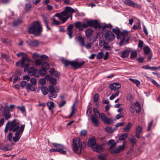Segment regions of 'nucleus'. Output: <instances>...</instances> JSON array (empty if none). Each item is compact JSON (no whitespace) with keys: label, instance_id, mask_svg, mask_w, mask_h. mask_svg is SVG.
I'll return each mask as SVG.
<instances>
[{"label":"nucleus","instance_id":"obj_1","mask_svg":"<svg viewBox=\"0 0 160 160\" xmlns=\"http://www.w3.org/2000/svg\"><path fill=\"white\" fill-rule=\"evenodd\" d=\"M49 90L46 87L42 86L41 88V90L42 93L44 95H47L48 93V95L49 98L50 100H52L53 98H56L57 96V93L59 92V89L58 87H56L55 88L52 85H50L49 87Z\"/></svg>","mask_w":160,"mask_h":160},{"label":"nucleus","instance_id":"obj_2","mask_svg":"<svg viewBox=\"0 0 160 160\" xmlns=\"http://www.w3.org/2000/svg\"><path fill=\"white\" fill-rule=\"evenodd\" d=\"M73 150L78 154L81 153L82 150L86 147L85 142H81L79 138H74L72 140Z\"/></svg>","mask_w":160,"mask_h":160},{"label":"nucleus","instance_id":"obj_3","mask_svg":"<svg viewBox=\"0 0 160 160\" xmlns=\"http://www.w3.org/2000/svg\"><path fill=\"white\" fill-rule=\"evenodd\" d=\"M42 28L38 21H37L32 23L28 29L29 33L34 34L36 36H38L42 31Z\"/></svg>","mask_w":160,"mask_h":160},{"label":"nucleus","instance_id":"obj_4","mask_svg":"<svg viewBox=\"0 0 160 160\" xmlns=\"http://www.w3.org/2000/svg\"><path fill=\"white\" fill-rule=\"evenodd\" d=\"M62 61L65 66L67 67L70 65L76 69L81 68L85 63V62L84 61H82L80 63H79L77 61H70L68 60L64 59L62 60Z\"/></svg>","mask_w":160,"mask_h":160},{"label":"nucleus","instance_id":"obj_5","mask_svg":"<svg viewBox=\"0 0 160 160\" xmlns=\"http://www.w3.org/2000/svg\"><path fill=\"white\" fill-rule=\"evenodd\" d=\"M19 121L15 119L12 121H8L7 123L8 125V130L10 131L15 132L18 130L19 127Z\"/></svg>","mask_w":160,"mask_h":160},{"label":"nucleus","instance_id":"obj_6","mask_svg":"<svg viewBox=\"0 0 160 160\" xmlns=\"http://www.w3.org/2000/svg\"><path fill=\"white\" fill-rule=\"evenodd\" d=\"M52 144L56 148H52L50 149L49 151L50 152H57L63 154L65 155L66 154V149L64 145L55 143H52Z\"/></svg>","mask_w":160,"mask_h":160},{"label":"nucleus","instance_id":"obj_7","mask_svg":"<svg viewBox=\"0 0 160 160\" xmlns=\"http://www.w3.org/2000/svg\"><path fill=\"white\" fill-rule=\"evenodd\" d=\"M29 59L27 56L22 57V59L18 61L16 63L17 66H20L22 68H24V70L27 69L29 66L28 62Z\"/></svg>","mask_w":160,"mask_h":160},{"label":"nucleus","instance_id":"obj_8","mask_svg":"<svg viewBox=\"0 0 160 160\" xmlns=\"http://www.w3.org/2000/svg\"><path fill=\"white\" fill-rule=\"evenodd\" d=\"M93 111L94 114L91 116V119L92 122L95 126H97L98 125V116L100 115V113L98 110L95 108H93Z\"/></svg>","mask_w":160,"mask_h":160},{"label":"nucleus","instance_id":"obj_9","mask_svg":"<svg viewBox=\"0 0 160 160\" xmlns=\"http://www.w3.org/2000/svg\"><path fill=\"white\" fill-rule=\"evenodd\" d=\"M25 125L23 124L21 126L19 129L17 130L15 132V136L13 138V140L14 142H18L20 138V135H21L24 130Z\"/></svg>","mask_w":160,"mask_h":160},{"label":"nucleus","instance_id":"obj_10","mask_svg":"<svg viewBox=\"0 0 160 160\" xmlns=\"http://www.w3.org/2000/svg\"><path fill=\"white\" fill-rule=\"evenodd\" d=\"M104 37L105 39L109 42H111L114 40L115 39L116 36L114 33L108 30L105 31V33L104 34Z\"/></svg>","mask_w":160,"mask_h":160},{"label":"nucleus","instance_id":"obj_11","mask_svg":"<svg viewBox=\"0 0 160 160\" xmlns=\"http://www.w3.org/2000/svg\"><path fill=\"white\" fill-rule=\"evenodd\" d=\"M122 1L125 4L131 6L134 8H136L138 9L141 8V6L140 4L135 3L131 0H122Z\"/></svg>","mask_w":160,"mask_h":160},{"label":"nucleus","instance_id":"obj_12","mask_svg":"<svg viewBox=\"0 0 160 160\" xmlns=\"http://www.w3.org/2000/svg\"><path fill=\"white\" fill-rule=\"evenodd\" d=\"M88 23L89 26L94 27V28H100V24L98 23L97 20H91L88 21Z\"/></svg>","mask_w":160,"mask_h":160},{"label":"nucleus","instance_id":"obj_13","mask_svg":"<svg viewBox=\"0 0 160 160\" xmlns=\"http://www.w3.org/2000/svg\"><path fill=\"white\" fill-rule=\"evenodd\" d=\"M125 143H123L122 145L119 146L116 149H113L111 151V153L112 154H118L120 152L123 151L125 148Z\"/></svg>","mask_w":160,"mask_h":160},{"label":"nucleus","instance_id":"obj_14","mask_svg":"<svg viewBox=\"0 0 160 160\" xmlns=\"http://www.w3.org/2000/svg\"><path fill=\"white\" fill-rule=\"evenodd\" d=\"M3 114L6 120H8L11 117L10 113V110L8 106L5 107L3 109Z\"/></svg>","mask_w":160,"mask_h":160},{"label":"nucleus","instance_id":"obj_15","mask_svg":"<svg viewBox=\"0 0 160 160\" xmlns=\"http://www.w3.org/2000/svg\"><path fill=\"white\" fill-rule=\"evenodd\" d=\"M26 42L27 44L32 46L36 47L39 44V42L37 40H34L32 41H27Z\"/></svg>","mask_w":160,"mask_h":160},{"label":"nucleus","instance_id":"obj_16","mask_svg":"<svg viewBox=\"0 0 160 160\" xmlns=\"http://www.w3.org/2000/svg\"><path fill=\"white\" fill-rule=\"evenodd\" d=\"M121 87V85L119 83H114L109 85V88L112 90H115Z\"/></svg>","mask_w":160,"mask_h":160},{"label":"nucleus","instance_id":"obj_17","mask_svg":"<svg viewBox=\"0 0 160 160\" xmlns=\"http://www.w3.org/2000/svg\"><path fill=\"white\" fill-rule=\"evenodd\" d=\"M102 145H96L92 147L93 151L99 153L102 152Z\"/></svg>","mask_w":160,"mask_h":160},{"label":"nucleus","instance_id":"obj_18","mask_svg":"<svg viewBox=\"0 0 160 160\" xmlns=\"http://www.w3.org/2000/svg\"><path fill=\"white\" fill-rule=\"evenodd\" d=\"M100 28H102L103 30V31L105 32V31H111V29L112 28V26L110 24H105L103 25H100Z\"/></svg>","mask_w":160,"mask_h":160},{"label":"nucleus","instance_id":"obj_19","mask_svg":"<svg viewBox=\"0 0 160 160\" xmlns=\"http://www.w3.org/2000/svg\"><path fill=\"white\" fill-rule=\"evenodd\" d=\"M142 128L140 126H138L136 129L135 134L136 137L138 138H140V134L142 131Z\"/></svg>","mask_w":160,"mask_h":160},{"label":"nucleus","instance_id":"obj_20","mask_svg":"<svg viewBox=\"0 0 160 160\" xmlns=\"http://www.w3.org/2000/svg\"><path fill=\"white\" fill-rule=\"evenodd\" d=\"M108 145H111L108 149V150H110L111 151L112 149H114L113 148L115 147L117 144V143L115 142V141L111 139L108 141Z\"/></svg>","mask_w":160,"mask_h":160},{"label":"nucleus","instance_id":"obj_21","mask_svg":"<svg viewBox=\"0 0 160 160\" xmlns=\"http://www.w3.org/2000/svg\"><path fill=\"white\" fill-rule=\"evenodd\" d=\"M112 32L115 33L117 35V38L119 39L121 37V30L118 28H113L112 29Z\"/></svg>","mask_w":160,"mask_h":160},{"label":"nucleus","instance_id":"obj_22","mask_svg":"<svg viewBox=\"0 0 160 160\" xmlns=\"http://www.w3.org/2000/svg\"><path fill=\"white\" fill-rule=\"evenodd\" d=\"M73 26L72 24H70L67 27V30L68 32V35L69 38L71 39L72 38V29Z\"/></svg>","mask_w":160,"mask_h":160},{"label":"nucleus","instance_id":"obj_23","mask_svg":"<svg viewBox=\"0 0 160 160\" xmlns=\"http://www.w3.org/2000/svg\"><path fill=\"white\" fill-rule=\"evenodd\" d=\"M1 55L2 59H5L7 62H10L12 61L10 56L4 52H1Z\"/></svg>","mask_w":160,"mask_h":160},{"label":"nucleus","instance_id":"obj_24","mask_svg":"<svg viewBox=\"0 0 160 160\" xmlns=\"http://www.w3.org/2000/svg\"><path fill=\"white\" fill-rule=\"evenodd\" d=\"M96 141L94 138H92L89 139L88 145L92 147L96 145Z\"/></svg>","mask_w":160,"mask_h":160},{"label":"nucleus","instance_id":"obj_25","mask_svg":"<svg viewBox=\"0 0 160 160\" xmlns=\"http://www.w3.org/2000/svg\"><path fill=\"white\" fill-rule=\"evenodd\" d=\"M37 70H36L34 67H32L28 69V74L30 76H35V73L36 72H37Z\"/></svg>","mask_w":160,"mask_h":160},{"label":"nucleus","instance_id":"obj_26","mask_svg":"<svg viewBox=\"0 0 160 160\" xmlns=\"http://www.w3.org/2000/svg\"><path fill=\"white\" fill-rule=\"evenodd\" d=\"M93 32V29L89 28L87 29L85 32V35L86 36L87 38L90 37L92 34Z\"/></svg>","mask_w":160,"mask_h":160},{"label":"nucleus","instance_id":"obj_27","mask_svg":"<svg viewBox=\"0 0 160 160\" xmlns=\"http://www.w3.org/2000/svg\"><path fill=\"white\" fill-rule=\"evenodd\" d=\"M47 105L48 106V109L51 110L52 113H53L52 108L54 107V103L53 102H48L46 103Z\"/></svg>","mask_w":160,"mask_h":160},{"label":"nucleus","instance_id":"obj_28","mask_svg":"<svg viewBox=\"0 0 160 160\" xmlns=\"http://www.w3.org/2000/svg\"><path fill=\"white\" fill-rule=\"evenodd\" d=\"M128 34V32L126 31V30H124L123 31V32L121 33H120L121 36H123V39H122V42L121 41L120 42V45L121 46L122 44V43L124 42V37L127 36Z\"/></svg>","mask_w":160,"mask_h":160},{"label":"nucleus","instance_id":"obj_29","mask_svg":"<svg viewBox=\"0 0 160 160\" xmlns=\"http://www.w3.org/2000/svg\"><path fill=\"white\" fill-rule=\"evenodd\" d=\"M129 51L128 50H126L122 52L120 57L122 58H125L128 57L129 55Z\"/></svg>","mask_w":160,"mask_h":160},{"label":"nucleus","instance_id":"obj_30","mask_svg":"<svg viewBox=\"0 0 160 160\" xmlns=\"http://www.w3.org/2000/svg\"><path fill=\"white\" fill-rule=\"evenodd\" d=\"M82 22H76L75 23V26L76 28L78 29L79 30H83V28L82 27Z\"/></svg>","mask_w":160,"mask_h":160},{"label":"nucleus","instance_id":"obj_31","mask_svg":"<svg viewBox=\"0 0 160 160\" xmlns=\"http://www.w3.org/2000/svg\"><path fill=\"white\" fill-rule=\"evenodd\" d=\"M129 79L132 82L135 83L136 84V86L138 87H139L140 85V81L136 79H133L132 78H129Z\"/></svg>","mask_w":160,"mask_h":160},{"label":"nucleus","instance_id":"obj_32","mask_svg":"<svg viewBox=\"0 0 160 160\" xmlns=\"http://www.w3.org/2000/svg\"><path fill=\"white\" fill-rule=\"evenodd\" d=\"M103 46V48L105 50H110L111 49V47L109 45L108 42H104Z\"/></svg>","mask_w":160,"mask_h":160},{"label":"nucleus","instance_id":"obj_33","mask_svg":"<svg viewBox=\"0 0 160 160\" xmlns=\"http://www.w3.org/2000/svg\"><path fill=\"white\" fill-rule=\"evenodd\" d=\"M132 127V124L131 122H129L128 124L125 127L123 128V131L126 132H129L130 129Z\"/></svg>","mask_w":160,"mask_h":160},{"label":"nucleus","instance_id":"obj_34","mask_svg":"<svg viewBox=\"0 0 160 160\" xmlns=\"http://www.w3.org/2000/svg\"><path fill=\"white\" fill-rule=\"evenodd\" d=\"M43 20L47 29L48 30H50L51 28L48 26V21L47 20V18L45 17H43Z\"/></svg>","mask_w":160,"mask_h":160},{"label":"nucleus","instance_id":"obj_35","mask_svg":"<svg viewBox=\"0 0 160 160\" xmlns=\"http://www.w3.org/2000/svg\"><path fill=\"white\" fill-rule=\"evenodd\" d=\"M144 53L146 55H148L151 52V49L148 46H146L143 48Z\"/></svg>","mask_w":160,"mask_h":160},{"label":"nucleus","instance_id":"obj_36","mask_svg":"<svg viewBox=\"0 0 160 160\" xmlns=\"http://www.w3.org/2000/svg\"><path fill=\"white\" fill-rule=\"evenodd\" d=\"M78 41L80 45L82 46H83L85 45L84 44V40L83 38L81 36L78 37Z\"/></svg>","mask_w":160,"mask_h":160},{"label":"nucleus","instance_id":"obj_37","mask_svg":"<svg viewBox=\"0 0 160 160\" xmlns=\"http://www.w3.org/2000/svg\"><path fill=\"white\" fill-rule=\"evenodd\" d=\"M37 72H39L40 75L42 76L44 75L46 73V69L44 68H41L39 71L37 70Z\"/></svg>","mask_w":160,"mask_h":160},{"label":"nucleus","instance_id":"obj_38","mask_svg":"<svg viewBox=\"0 0 160 160\" xmlns=\"http://www.w3.org/2000/svg\"><path fill=\"white\" fill-rule=\"evenodd\" d=\"M22 20L20 19L14 21L13 22V25L14 26H16L22 22Z\"/></svg>","mask_w":160,"mask_h":160},{"label":"nucleus","instance_id":"obj_39","mask_svg":"<svg viewBox=\"0 0 160 160\" xmlns=\"http://www.w3.org/2000/svg\"><path fill=\"white\" fill-rule=\"evenodd\" d=\"M99 116H100L101 120L103 122H104L107 118L106 115L102 112L100 114Z\"/></svg>","mask_w":160,"mask_h":160},{"label":"nucleus","instance_id":"obj_40","mask_svg":"<svg viewBox=\"0 0 160 160\" xmlns=\"http://www.w3.org/2000/svg\"><path fill=\"white\" fill-rule=\"evenodd\" d=\"M2 148V150L4 151H10L12 149L11 146L9 145L3 146Z\"/></svg>","mask_w":160,"mask_h":160},{"label":"nucleus","instance_id":"obj_41","mask_svg":"<svg viewBox=\"0 0 160 160\" xmlns=\"http://www.w3.org/2000/svg\"><path fill=\"white\" fill-rule=\"evenodd\" d=\"M107 124L110 125L112 124L113 122V120L111 118H107L104 122Z\"/></svg>","mask_w":160,"mask_h":160},{"label":"nucleus","instance_id":"obj_42","mask_svg":"<svg viewBox=\"0 0 160 160\" xmlns=\"http://www.w3.org/2000/svg\"><path fill=\"white\" fill-rule=\"evenodd\" d=\"M128 135V134L126 133L122 135L119 137V140H122L126 139L127 138Z\"/></svg>","mask_w":160,"mask_h":160},{"label":"nucleus","instance_id":"obj_43","mask_svg":"<svg viewBox=\"0 0 160 160\" xmlns=\"http://www.w3.org/2000/svg\"><path fill=\"white\" fill-rule=\"evenodd\" d=\"M42 67L43 68H44L46 70L48 69L49 68V66L48 63L46 62H43Z\"/></svg>","mask_w":160,"mask_h":160},{"label":"nucleus","instance_id":"obj_44","mask_svg":"<svg viewBox=\"0 0 160 160\" xmlns=\"http://www.w3.org/2000/svg\"><path fill=\"white\" fill-rule=\"evenodd\" d=\"M129 141L132 143V146L135 145L137 143V140L134 137H132L129 139Z\"/></svg>","mask_w":160,"mask_h":160},{"label":"nucleus","instance_id":"obj_45","mask_svg":"<svg viewBox=\"0 0 160 160\" xmlns=\"http://www.w3.org/2000/svg\"><path fill=\"white\" fill-rule=\"evenodd\" d=\"M137 56V52L135 51H132L131 53L130 58H132L134 59Z\"/></svg>","mask_w":160,"mask_h":160},{"label":"nucleus","instance_id":"obj_46","mask_svg":"<svg viewBox=\"0 0 160 160\" xmlns=\"http://www.w3.org/2000/svg\"><path fill=\"white\" fill-rule=\"evenodd\" d=\"M103 56V53L102 51L98 53L97 56V58L98 59H101Z\"/></svg>","mask_w":160,"mask_h":160},{"label":"nucleus","instance_id":"obj_47","mask_svg":"<svg viewBox=\"0 0 160 160\" xmlns=\"http://www.w3.org/2000/svg\"><path fill=\"white\" fill-rule=\"evenodd\" d=\"M147 78L149 79L152 83L155 84L157 87L160 86V85L154 79L151 78L149 77H147Z\"/></svg>","mask_w":160,"mask_h":160},{"label":"nucleus","instance_id":"obj_48","mask_svg":"<svg viewBox=\"0 0 160 160\" xmlns=\"http://www.w3.org/2000/svg\"><path fill=\"white\" fill-rule=\"evenodd\" d=\"M49 80L51 84L52 85H56L57 83V81L56 79L54 78H50Z\"/></svg>","mask_w":160,"mask_h":160},{"label":"nucleus","instance_id":"obj_49","mask_svg":"<svg viewBox=\"0 0 160 160\" xmlns=\"http://www.w3.org/2000/svg\"><path fill=\"white\" fill-rule=\"evenodd\" d=\"M35 63L36 65L39 66L40 65L42 66V64H43V62H42V61L39 59H37L35 61Z\"/></svg>","mask_w":160,"mask_h":160},{"label":"nucleus","instance_id":"obj_50","mask_svg":"<svg viewBox=\"0 0 160 160\" xmlns=\"http://www.w3.org/2000/svg\"><path fill=\"white\" fill-rule=\"evenodd\" d=\"M30 81L32 84V85H36L37 83V79L34 78H32L30 80Z\"/></svg>","mask_w":160,"mask_h":160},{"label":"nucleus","instance_id":"obj_51","mask_svg":"<svg viewBox=\"0 0 160 160\" xmlns=\"http://www.w3.org/2000/svg\"><path fill=\"white\" fill-rule=\"evenodd\" d=\"M61 22L58 21L56 20L54 18L53 21L52 23V25H58L61 24Z\"/></svg>","mask_w":160,"mask_h":160},{"label":"nucleus","instance_id":"obj_52","mask_svg":"<svg viewBox=\"0 0 160 160\" xmlns=\"http://www.w3.org/2000/svg\"><path fill=\"white\" fill-rule=\"evenodd\" d=\"M74 105H75V104L74 103L72 106V112H71L70 115H69V118H71V117H72V116L74 114Z\"/></svg>","mask_w":160,"mask_h":160},{"label":"nucleus","instance_id":"obj_53","mask_svg":"<svg viewBox=\"0 0 160 160\" xmlns=\"http://www.w3.org/2000/svg\"><path fill=\"white\" fill-rule=\"evenodd\" d=\"M99 97V94L98 93L96 94L93 97V101L95 102H97Z\"/></svg>","mask_w":160,"mask_h":160},{"label":"nucleus","instance_id":"obj_54","mask_svg":"<svg viewBox=\"0 0 160 160\" xmlns=\"http://www.w3.org/2000/svg\"><path fill=\"white\" fill-rule=\"evenodd\" d=\"M92 108H89L87 111V114L88 116L89 117H90V115L91 114L92 112Z\"/></svg>","mask_w":160,"mask_h":160},{"label":"nucleus","instance_id":"obj_55","mask_svg":"<svg viewBox=\"0 0 160 160\" xmlns=\"http://www.w3.org/2000/svg\"><path fill=\"white\" fill-rule=\"evenodd\" d=\"M31 5L30 3H28L26 4L25 10H29L31 9Z\"/></svg>","mask_w":160,"mask_h":160},{"label":"nucleus","instance_id":"obj_56","mask_svg":"<svg viewBox=\"0 0 160 160\" xmlns=\"http://www.w3.org/2000/svg\"><path fill=\"white\" fill-rule=\"evenodd\" d=\"M66 103V101L65 100H63L59 103L58 106L59 108H61L64 106Z\"/></svg>","mask_w":160,"mask_h":160},{"label":"nucleus","instance_id":"obj_57","mask_svg":"<svg viewBox=\"0 0 160 160\" xmlns=\"http://www.w3.org/2000/svg\"><path fill=\"white\" fill-rule=\"evenodd\" d=\"M46 80L44 79L41 78L39 80V83L40 84L42 85L45 84L46 83Z\"/></svg>","mask_w":160,"mask_h":160},{"label":"nucleus","instance_id":"obj_58","mask_svg":"<svg viewBox=\"0 0 160 160\" xmlns=\"http://www.w3.org/2000/svg\"><path fill=\"white\" fill-rule=\"evenodd\" d=\"M123 116V115L122 113H120L118 114L116 116L115 118L117 119H119L120 118H122Z\"/></svg>","mask_w":160,"mask_h":160},{"label":"nucleus","instance_id":"obj_59","mask_svg":"<svg viewBox=\"0 0 160 160\" xmlns=\"http://www.w3.org/2000/svg\"><path fill=\"white\" fill-rule=\"evenodd\" d=\"M12 133L10 132L9 133L8 135L7 136V139L9 141H11L12 140Z\"/></svg>","mask_w":160,"mask_h":160},{"label":"nucleus","instance_id":"obj_60","mask_svg":"<svg viewBox=\"0 0 160 160\" xmlns=\"http://www.w3.org/2000/svg\"><path fill=\"white\" fill-rule=\"evenodd\" d=\"M153 123V121H151L150 123H149L148 127L147 130L148 131H150L151 129V126Z\"/></svg>","mask_w":160,"mask_h":160},{"label":"nucleus","instance_id":"obj_61","mask_svg":"<svg viewBox=\"0 0 160 160\" xmlns=\"http://www.w3.org/2000/svg\"><path fill=\"white\" fill-rule=\"evenodd\" d=\"M82 28H86L88 27H89V25L88 24V21L86 23H83L82 24Z\"/></svg>","mask_w":160,"mask_h":160},{"label":"nucleus","instance_id":"obj_62","mask_svg":"<svg viewBox=\"0 0 160 160\" xmlns=\"http://www.w3.org/2000/svg\"><path fill=\"white\" fill-rule=\"evenodd\" d=\"M124 124V122H118L117 123L116 125H115V128H117L118 127H120L121 126H122Z\"/></svg>","mask_w":160,"mask_h":160},{"label":"nucleus","instance_id":"obj_63","mask_svg":"<svg viewBox=\"0 0 160 160\" xmlns=\"http://www.w3.org/2000/svg\"><path fill=\"white\" fill-rule=\"evenodd\" d=\"M143 42L142 40H139L138 43V47L141 48L143 46Z\"/></svg>","mask_w":160,"mask_h":160},{"label":"nucleus","instance_id":"obj_64","mask_svg":"<svg viewBox=\"0 0 160 160\" xmlns=\"http://www.w3.org/2000/svg\"><path fill=\"white\" fill-rule=\"evenodd\" d=\"M142 27L143 29V32H144V33L146 35H148V32L147 28L143 24L142 25Z\"/></svg>","mask_w":160,"mask_h":160}]
</instances>
